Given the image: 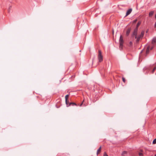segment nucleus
Here are the masks:
<instances>
[{"instance_id":"f03ea898","label":"nucleus","mask_w":156,"mask_h":156,"mask_svg":"<svg viewBox=\"0 0 156 156\" xmlns=\"http://www.w3.org/2000/svg\"><path fill=\"white\" fill-rule=\"evenodd\" d=\"M119 48L120 49H122L123 46L124 41L123 40V37L122 35H120L119 40Z\"/></svg>"},{"instance_id":"b1692460","label":"nucleus","mask_w":156,"mask_h":156,"mask_svg":"<svg viewBox=\"0 0 156 156\" xmlns=\"http://www.w3.org/2000/svg\"><path fill=\"white\" fill-rule=\"evenodd\" d=\"M154 27H156V22L154 24Z\"/></svg>"},{"instance_id":"f8f14e48","label":"nucleus","mask_w":156,"mask_h":156,"mask_svg":"<svg viewBox=\"0 0 156 156\" xmlns=\"http://www.w3.org/2000/svg\"><path fill=\"white\" fill-rule=\"evenodd\" d=\"M75 105L76 106L77 105L75 103H74V102L70 103L69 105Z\"/></svg>"},{"instance_id":"1a4fd4ad","label":"nucleus","mask_w":156,"mask_h":156,"mask_svg":"<svg viewBox=\"0 0 156 156\" xmlns=\"http://www.w3.org/2000/svg\"><path fill=\"white\" fill-rule=\"evenodd\" d=\"M141 21H139L138 22V23L136 25V28H137V29H138V27H139V26L141 24Z\"/></svg>"},{"instance_id":"423d86ee","label":"nucleus","mask_w":156,"mask_h":156,"mask_svg":"<svg viewBox=\"0 0 156 156\" xmlns=\"http://www.w3.org/2000/svg\"><path fill=\"white\" fill-rule=\"evenodd\" d=\"M131 28H129L128 29V30H127L126 32V35L127 36H128L130 32L131 31Z\"/></svg>"},{"instance_id":"2f4dec72","label":"nucleus","mask_w":156,"mask_h":156,"mask_svg":"<svg viewBox=\"0 0 156 156\" xmlns=\"http://www.w3.org/2000/svg\"><path fill=\"white\" fill-rule=\"evenodd\" d=\"M84 100H83L82 101V102H83H83H84Z\"/></svg>"},{"instance_id":"0eeeda50","label":"nucleus","mask_w":156,"mask_h":156,"mask_svg":"<svg viewBox=\"0 0 156 156\" xmlns=\"http://www.w3.org/2000/svg\"><path fill=\"white\" fill-rule=\"evenodd\" d=\"M68 97H69L68 94L66 95L65 96V101H66V104L67 105H68L67 100H68Z\"/></svg>"},{"instance_id":"a878e982","label":"nucleus","mask_w":156,"mask_h":156,"mask_svg":"<svg viewBox=\"0 0 156 156\" xmlns=\"http://www.w3.org/2000/svg\"><path fill=\"white\" fill-rule=\"evenodd\" d=\"M128 10H132V8H129V9Z\"/></svg>"},{"instance_id":"412c9836","label":"nucleus","mask_w":156,"mask_h":156,"mask_svg":"<svg viewBox=\"0 0 156 156\" xmlns=\"http://www.w3.org/2000/svg\"><path fill=\"white\" fill-rule=\"evenodd\" d=\"M154 71H155V70H154L153 69V70H152V73H154Z\"/></svg>"},{"instance_id":"72a5a7b5","label":"nucleus","mask_w":156,"mask_h":156,"mask_svg":"<svg viewBox=\"0 0 156 156\" xmlns=\"http://www.w3.org/2000/svg\"><path fill=\"white\" fill-rule=\"evenodd\" d=\"M155 64L156 65V62L155 63Z\"/></svg>"},{"instance_id":"9b49d317","label":"nucleus","mask_w":156,"mask_h":156,"mask_svg":"<svg viewBox=\"0 0 156 156\" xmlns=\"http://www.w3.org/2000/svg\"><path fill=\"white\" fill-rule=\"evenodd\" d=\"M101 146H100V147L99 148L98 150L97 151V155L100 152H101Z\"/></svg>"},{"instance_id":"39448f33","label":"nucleus","mask_w":156,"mask_h":156,"mask_svg":"<svg viewBox=\"0 0 156 156\" xmlns=\"http://www.w3.org/2000/svg\"><path fill=\"white\" fill-rule=\"evenodd\" d=\"M150 46H148L147 48L146 51V54L147 55L148 54L149 52L150 51Z\"/></svg>"},{"instance_id":"f3484780","label":"nucleus","mask_w":156,"mask_h":156,"mask_svg":"<svg viewBox=\"0 0 156 156\" xmlns=\"http://www.w3.org/2000/svg\"><path fill=\"white\" fill-rule=\"evenodd\" d=\"M122 80L124 83H125L126 82V79L124 77H122Z\"/></svg>"},{"instance_id":"4468645a","label":"nucleus","mask_w":156,"mask_h":156,"mask_svg":"<svg viewBox=\"0 0 156 156\" xmlns=\"http://www.w3.org/2000/svg\"><path fill=\"white\" fill-rule=\"evenodd\" d=\"M133 45V42L132 41H130L129 42V46L130 47L132 46Z\"/></svg>"},{"instance_id":"20e7f679","label":"nucleus","mask_w":156,"mask_h":156,"mask_svg":"<svg viewBox=\"0 0 156 156\" xmlns=\"http://www.w3.org/2000/svg\"><path fill=\"white\" fill-rule=\"evenodd\" d=\"M138 29L137 28H135L133 32V33L132 37L135 36V37L137 36V32Z\"/></svg>"},{"instance_id":"5701e85b","label":"nucleus","mask_w":156,"mask_h":156,"mask_svg":"<svg viewBox=\"0 0 156 156\" xmlns=\"http://www.w3.org/2000/svg\"><path fill=\"white\" fill-rule=\"evenodd\" d=\"M153 47H151V48H150V49L151 50H152L153 48Z\"/></svg>"},{"instance_id":"f257e3e1","label":"nucleus","mask_w":156,"mask_h":156,"mask_svg":"<svg viewBox=\"0 0 156 156\" xmlns=\"http://www.w3.org/2000/svg\"><path fill=\"white\" fill-rule=\"evenodd\" d=\"M144 33V31L143 30L141 31V34L138 36L135 37V38L136 39V42L137 43H138L140 41V39H142L143 37Z\"/></svg>"},{"instance_id":"6e6552de","label":"nucleus","mask_w":156,"mask_h":156,"mask_svg":"<svg viewBox=\"0 0 156 156\" xmlns=\"http://www.w3.org/2000/svg\"><path fill=\"white\" fill-rule=\"evenodd\" d=\"M132 11V10H127L125 17L127 16L129 14L131 13Z\"/></svg>"},{"instance_id":"2eb2a0df","label":"nucleus","mask_w":156,"mask_h":156,"mask_svg":"<svg viewBox=\"0 0 156 156\" xmlns=\"http://www.w3.org/2000/svg\"><path fill=\"white\" fill-rule=\"evenodd\" d=\"M137 19H136L134 20L132 22V23H136V21H137Z\"/></svg>"},{"instance_id":"473e14b6","label":"nucleus","mask_w":156,"mask_h":156,"mask_svg":"<svg viewBox=\"0 0 156 156\" xmlns=\"http://www.w3.org/2000/svg\"><path fill=\"white\" fill-rule=\"evenodd\" d=\"M155 156H156V154L155 155Z\"/></svg>"},{"instance_id":"cd10ccee","label":"nucleus","mask_w":156,"mask_h":156,"mask_svg":"<svg viewBox=\"0 0 156 156\" xmlns=\"http://www.w3.org/2000/svg\"><path fill=\"white\" fill-rule=\"evenodd\" d=\"M11 6H10L9 9H11Z\"/></svg>"},{"instance_id":"ddd939ff","label":"nucleus","mask_w":156,"mask_h":156,"mask_svg":"<svg viewBox=\"0 0 156 156\" xmlns=\"http://www.w3.org/2000/svg\"><path fill=\"white\" fill-rule=\"evenodd\" d=\"M154 13V12L153 11H151L149 13V15L150 16H152Z\"/></svg>"},{"instance_id":"7ed1b4c3","label":"nucleus","mask_w":156,"mask_h":156,"mask_svg":"<svg viewBox=\"0 0 156 156\" xmlns=\"http://www.w3.org/2000/svg\"><path fill=\"white\" fill-rule=\"evenodd\" d=\"M98 62H101L103 60V56L102 55L101 52L100 50L98 51Z\"/></svg>"},{"instance_id":"393cba45","label":"nucleus","mask_w":156,"mask_h":156,"mask_svg":"<svg viewBox=\"0 0 156 156\" xmlns=\"http://www.w3.org/2000/svg\"><path fill=\"white\" fill-rule=\"evenodd\" d=\"M156 69V68H155V67L153 69L154 70Z\"/></svg>"},{"instance_id":"c85d7f7f","label":"nucleus","mask_w":156,"mask_h":156,"mask_svg":"<svg viewBox=\"0 0 156 156\" xmlns=\"http://www.w3.org/2000/svg\"><path fill=\"white\" fill-rule=\"evenodd\" d=\"M155 18H156V14L155 15Z\"/></svg>"},{"instance_id":"aec40b11","label":"nucleus","mask_w":156,"mask_h":156,"mask_svg":"<svg viewBox=\"0 0 156 156\" xmlns=\"http://www.w3.org/2000/svg\"><path fill=\"white\" fill-rule=\"evenodd\" d=\"M126 153V151H123V153H122V154H125V153Z\"/></svg>"},{"instance_id":"c756f323","label":"nucleus","mask_w":156,"mask_h":156,"mask_svg":"<svg viewBox=\"0 0 156 156\" xmlns=\"http://www.w3.org/2000/svg\"><path fill=\"white\" fill-rule=\"evenodd\" d=\"M155 67L156 68V65L155 64Z\"/></svg>"},{"instance_id":"4be33fe9","label":"nucleus","mask_w":156,"mask_h":156,"mask_svg":"<svg viewBox=\"0 0 156 156\" xmlns=\"http://www.w3.org/2000/svg\"><path fill=\"white\" fill-rule=\"evenodd\" d=\"M83 104V102H82V103L80 105V106H81Z\"/></svg>"},{"instance_id":"bb28decb","label":"nucleus","mask_w":156,"mask_h":156,"mask_svg":"<svg viewBox=\"0 0 156 156\" xmlns=\"http://www.w3.org/2000/svg\"><path fill=\"white\" fill-rule=\"evenodd\" d=\"M148 30H147V31H146V33H147L148 32Z\"/></svg>"},{"instance_id":"a211bd4d","label":"nucleus","mask_w":156,"mask_h":156,"mask_svg":"<svg viewBox=\"0 0 156 156\" xmlns=\"http://www.w3.org/2000/svg\"><path fill=\"white\" fill-rule=\"evenodd\" d=\"M139 156H143V154L141 152H139Z\"/></svg>"},{"instance_id":"dca6fc26","label":"nucleus","mask_w":156,"mask_h":156,"mask_svg":"<svg viewBox=\"0 0 156 156\" xmlns=\"http://www.w3.org/2000/svg\"><path fill=\"white\" fill-rule=\"evenodd\" d=\"M152 143L153 144H155L156 143V138L154 140Z\"/></svg>"},{"instance_id":"6ab92c4d","label":"nucleus","mask_w":156,"mask_h":156,"mask_svg":"<svg viewBox=\"0 0 156 156\" xmlns=\"http://www.w3.org/2000/svg\"><path fill=\"white\" fill-rule=\"evenodd\" d=\"M103 156H108L106 152H104Z\"/></svg>"},{"instance_id":"7c9ffc66","label":"nucleus","mask_w":156,"mask_h":156,"mask_svg":"<svg viewBox=\"0 0 156 156\" xmlns=\"http://www.w3.org/2000/svg\"><path fill=\"white\" fill-rule=\"evenodd\" d=\"M155 67L156 68V65L155 64Z\"/></svg>"},{"instance_id":"9d476101","label":"nucleus","mask_w":156,"mask_h":156,"mask_svg":"<svg viewBox=\"0 0 156 156\" xmlns=\"http://www.w3.org/2000/svg\"><path fill=\"white\" fill-rule=\"evenodd\" d=\"M156 41V38H153L152 41V44H154L155 43Z\"/></svg>"}]
</instances>
